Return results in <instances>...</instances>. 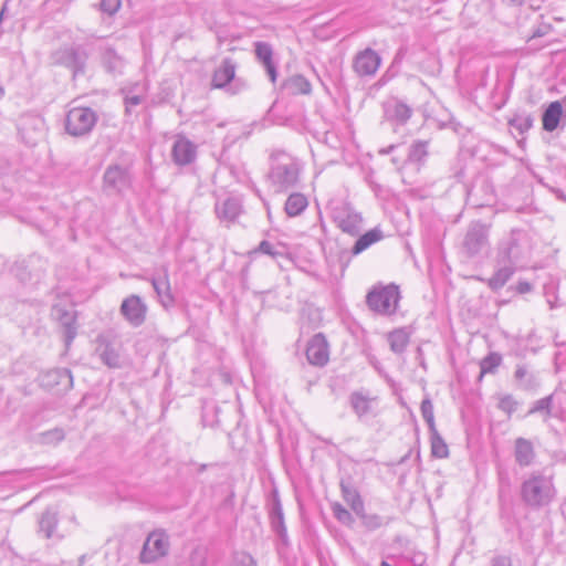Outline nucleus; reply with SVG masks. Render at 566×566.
I'll return each mask as SVG.
<instances>
[{"label":"nucleus","mask_w":566,"mask_h":566,"mask_svg":"<svg viewBox=\"0 0 566 566\" xmlns=\"http://www.w3.org/2000/svg\"><path fill=\"white\" fill-rule=\"evenodd\" d=\"M488 244V229L476 222L472 223L464 237L463 249L469 256L479 254Z\"/></svg>","instance_id":"16"},{"label":"nucleus","mask_w":566,"mask_h":566,"mask_svg":"<svg viewBox=\"0 0 566 566\" xmlns=\"http://www.w3.org/2000/svg\"><path fill=\"white\" fill-rule=\"evenodd\" d=\"M254 52L256 59L262 63L266 71V74L272 83H275L277 78L276 65L273 62V50L272 46L266 42H255Z\"/></svg>","instance_id":"22"},{"label":"nucleus","mask_w":566,"mask_h":566,"mask_svg":"<svg viewBox=\"0 0 566 566\" xmlns=\"http://www.w3.org/2000/svg\"><path fill=\"white\" fill-rule=\"evenodd\" d=\"M198 146L185 136L178 135L171 148L172 161L180 167L195 163Z\"/></svg>","instance_id":"13"},{"label":"nucleus","mask_w":566,"mask_h":566,"mask_svg":"<svg viewBox=\"0 0 566 566\" xmlns=\"http://www.w3.org/2000/svg\"><path fill=\"white\" fill-rule=\"evenodd\" d=\"M369 518L375 521V526H379L380 523L378 522V520H379L378 516L374 515V516H370Z\"/></svg>","instance_id":"53"},{"label":"nucleus","mask_w":566,"mask_h":566,"mask_svg":"<svg viewBox=\"0 0 566 566\" xmlns=\"http://www.w3.org/2000/svg\"><path fill=\"white\" fill-rule=\"evenodd\" d=\"M268 512L272 531L283 541L287 539V531L284 522V513L279 491L273 489L268 499Z\"/></svg>","instance_id":"9"},{"label":"nucleus","mask_w":566,"mask_h":566,"mask_svg":"<svg viewBox=\"0 0 566 566\" xmlns=\"http://www.w3.org/2000/svg\"><path fill=\"white\" fill-rule=\"evenodd\" d=\"M86 53L80 45H69L57 49L52 54L55 64L64 65L73 71L74 75L84 71Z\"/></svg>","instance_id":"7"},{"label":"nucleus","mask_w":566,"mask_h":566,"mask_svg":"<svg viewBox=\"0 0 566 566\" xmlns=\"http://www.w3.org/2000/svg\"><path fill=\"white\" fill-rule=\"evenodd\" d=\"M399 287L395 284L375 286L366 296L368 307L380 315L390 316L398 310Z\"/></svg>","instance_id":"3"},{"label":"nucleus","mask_w":566,"mask_h":566,"mask_svg":"<svg viewBox=\"0 0 566 566\" xmlns=\"http://www.w3.org/2000/svg\"><path fill=\"white\" fill-rule=\"evenodd\" d=\"M421 416L428 424L429 430H433L436 428L434 423V415H433V405L429 398H424L420 406Z\"/></svg>","instance_id":"41"},{"label":"nucleus","mask_w":566,"mask_h":566,"mask_svg":"<svg viewBox=\"0 0 566 566\" xmlns=\"http://www.w3.org/2000/svg\"><path fill=\"white\" fill-rule=\"evenodd\" d=\"M98 116L90 107H72L65 116V130L74 137L88 135L96 125Z\"/></svg>","instance_id":"4"},{"label":"nucleus","mask_w":566,"mask_h":566,"mask_svg":"<svg viewBox=\"0 0 566 566\" xmlns=\"http://www.w3.org/2000/svg\"><path fill=\"white\" fill-rule=\"evenodd\" d=\"M430 440L432 455L439 459L447 458L449 449L442 437L438 433L437 428L430 430Z\"/></svg>","instance_id":"37"},{"label":"nucleus","mask_w":566,"mask_h":566,"mask_svg":"<svg viewBox=\"0 0 566 566\" xmlns=\"http://www.w3.org/2000/svg\"><path fill=\"white\" fill-rule=\"evenodd\" d=\"M212 85L216 88H226L231 94H237L244 84L235 80V63L231 59H224L214 71Z\"/></svg>","instance_id":"8"},{"label":"nucleus","mask_w":566,"mask_h":566,"mask_svg":"<svg viewBox=\"0 0 566 566\" xmlns=\"http://www.w3.org/2000/svg\"><path fill=\"white\" fill-rule=\"evenodd\" d=\"M504 1L510 4H513V6H521L524 2V0H504Z\"/></svg>","instance_id":"52"},{"label":"nucleus","mask_w":566,"mask_h":566,"mask_svg":"<svg viewBox=\"0 0 566 566\" xmlns=\"http://www.w3.org/2000/svg\"><path fill=\"white\" fill-rule=\"evenodd\" d=\"M563 115V106L560 102H552L544 111L542 116L543 129L546 132H554L560 122Z\"/></svg>","instance_id":"26"},{"label":"nucleus","mask_w":566,"mask_h":566,"mask_svg":"<svg viewBox=\"0 0 566 566\" xmlns=\"http://www.w3.org/2000/svg\"><path fill=\"white\" fill-rule=\"evenodd\" d=\"M516 407H517V402L511 395H504L500 398L499 408L502 411L506 412L507 415H511L512 412H514Z\"/></svg>","instance_id":"47"},{"label":"nucleus","mask_w":566,"mask_h":566,"mask_svg":"<svg viewBox=\"0 0 566 566\" xmlns=\"http://www.w3.org/2000/svg\"><path fill=\"white\" fill-rule=\"evenodd\" d=\"M306 357L310 364L324 366L329 358L328 344L323 334L314 335L307 344Z\"/></svg>","instance_id":"19"},{"label":"nucleus","mask_w":566,"mask_h":566,"mask_svg":"<svg viewBox=\"0 0 566 566\" xmlns=\"http://www.w3.org/2000/svg\"><path fill=\"white\" fill-rule=\"evenodd\" d=\"M96 353L101 360L109 368L120 367V355L118 349L113 344L106 342L103 337L98 338Z\"/></svg>","instance_id":"23"},{"label":"nucleus","mask_w":566,"mask_h":566,"mask_svg":"<svg viewBox=\"0 0 566 566\" xmlns=\"http://www.w3.org/2000/svg\"><path fill=\"white\" fill-rule=\"evenodd\" d=\"M103 187L106 191L122 193L130 187V176L126 168L111 165L103 176Z\"/></svg>","instance_id":"10"},{"label":"nucleus","mask_w":566,"mask_h":566,"mask_svg":"<svg viewBox=\"0 0 566 566\" xmlns=\"http://www.w3.org/2000/svg\"><path fill=\"white\" fill-rule=\"evenodd\" d=\"M214 211L220 222L230 226L242 213V201L238 197L218 199L214 205Z\"/></svg>","instance_id":"18"},{"label":"nucleus","mask_w":566,"mask_h":566,"mask_svg":"<svg viewBox=\"0 0 566 566\" xmlns=\"http://www.w3.org/2000/svg\"><path fill=\"white\" fill-rule=\"evenodd\" d=\"M502 361V357L497 353H490L485 356L480 364L481 367V376L484 374H492L500 366Z\"/></svg>","instance_id":"40"},{"label":"nucleus","mask_w":566,"mask_h":566,"mask_svg":"<svg viewBox=\"0 0 566 566\" xmlns=\"http://www.w3.org/2000/svg\"><path fill=\"white\" fill-rule=\"evenodd\" d=\"M532 290V284L526 281H520L516 285V291L521 294L528 293Z\"/></svg>","instance_id":"51"},{"label":"nucleus","mask_w":566,"mask_h":566,"mask_svg":"<svg viewBox=\"0 0 566 566\" xmlns=\"http://www.w3.org/2000/svg\"><path fill=\"white\" fill-rule=\"evenodd\" d=\"M169 548V535L164 530H155L147 535L139 555V560L143 564L155 563L167 556Z\"/></svg>","instance_id":"5"},{"label":"nucleus","mask_w":566,"mask_h":566,"mask_svg":"<svg viewBox=\"0 0 566 566\" xmlns=\"http://www.w3.org/2000/svg\"><path fill=\"white\" fill-rule=\"evenodd\" d=\"M19 132L27 145L34 146L44 135V120L40 116L27 115L20 122Z\"/></svg>","instance_id":"15"},{"label":"nucleus","mask_w":566,"mask_h":566,"mask_svg":"<svg viewBox=\"0 0 566 566\" xmlns=\"http://www.w3.org/2000/svg\"><path fill=\"white\" fill-rule=\"evenodd\" d=\"M159 303L167 310L175 305V297L171 292L168 269H163V274L149 279Z\"/></svg>","instance_id":"20"},{"label":"nucleus","mask_w":566,"mask_h":566,"mask_svg":"<svg viewBox=\"0 0 566 566\" xmlns=\"http://www.w3.org/2000/svg\"><path fill=\"white\" fill-rule=\"evenodd\" d=\"M101 61L107 72L117 74L122 73L125 62L111 46L101 49Z\"/></svg>","instance_id":"28"},{"label":"nucleus","mask_w":566,"mask_h":566,"mask_svg":"<svg viewBox=\"0 0 566 566\" xmlns=\"http://www.w3.org/2000/svg\"><path fill=\"white\" fill-rule=\"evenodd\" d=\"M3 95V90L0 87V98L2 97Z\"/></svg>","instance_id":"55"},{"label":"nucleus","mask_w":566,"mask_h":566,"mask_svg":"<svg viewBox=\"0 0 566 566\" xmlns=\"http://www.w3.org/2000/svg\"><path fill=\"white\" fill-rule=\"evenodd\" d=\"M283 90L291 95H308L312 92V85L305 76L295 74L283 82Z\"/></svg>","instance_id":"24"},{"label":"nucleus","mask_w":566,"mask_h":566,"mask_svg":"<svg viewBox=\"0 0 566 566\" xmlns=\"http://www.w3.org/2000/svg\"><path fill=\"white\" fill-rule=\"evenodd\" d=\"M332 511H333V514H334L335 518L338 522H340V523H343L345 525H350L354 522L353 515L343 505H340L338 503H335L332 506Z\"/></svg>","instance_id":"42"},{"label":"nucleus","mask_w":566,"mask_h":566,"mask_svg":"<svg viewBox=\"0 0 566 566\" xmlns=\"http://www.w3.org/2000/svg\"><path fill=\"white\" fill-rule=\"evenodd\" d=\"M491 566H512V562L507 556H497L492 559Z\"/></svg>","instance_id":"50"},{"label":"nucleus","mask_w":566,"mask_h":566,"mask_svg":"<svg viewBox=\"0 0 566 566\" xmlns=\"http://www.w3.org/2000/svg\"><path fill=\"white\" fill-rule=\"evenodd\" d=\"M521 493L526 504L543 506L553 500L555 489L551 478L533 474L522 484Z\"/></svg>","instance_id":"2"},{"label":"nucleus","mask_w":566,"mask_h":566,"mask_svg":"<svg viewBox=\"0 0 566 566\" xmlns=\"http://www.w3.org/2000/svg\"><path fill=\"white\" fill-rule=\"evenodd\" d=\"M49 376L52 377L54 380L57 378H65L69 384H72V376L67 369L51 371L49 373Z\"/></svg>","instance_id":"49"},{"label":"nucleus","mask_w":566,"mask_h":566,"mask_svg":"<svg viewBox=\"0 0 566 566\" xmlns=\"http://www.w3.org/2000/svg\"><path fill=\"white\" fill-rule=\"evenodd\" d=\"M99 8L104 13L112 15L120 8V0H101Z\"/></svg>","instance_id":"48"},{"label":"nucleus","mask_w":566,"mask_h":566,"mask_svg":"<svg viewBox=\"0 0 566 566\" xmlns=\"http://www.w3.org/2000/svg\"><path fill=\"white\" fill-rule=\"evenodd\" d=\"M535 457L534 448L531 441L524 438H517L515 441V460L521 467H527Z\"/></svg>","instance_id":"30"},{"label":"nucleus","mask_w":566,"mask_h":566,"mask_svg":"<svg viewBox=\"0 0 566 566\" xmlns=\"http://www.w3.org/2000/svg\"><path fill=\"white\" fill-rule=\"evenodd\" d=\"M120 314L133 327H139L146 321L147 305L142 297L132 294L123 300Z\"/></svg>","instance_id":"11"},{"label":"nucleus","mask_w":566,"mask_h":566,"mask_svg":"<svg viewBox=\"0 0 566 566\" xmlns=\"http://www.w3.org/2000/svg\"><path fill=\"white\" fill-rule=\"evenodd\" d=\"M57 524L56 512L52 510H46L42 513L41 518L39 521L40 531L44 533L45 537H51L53 535L54 528Z\"/></svg>","instance_id":"38"},{"label":"nucleus","mask_w":566,"mask_h":566,"mask_svg":"<svg viewBox=\"0 0 566 566\" xmlns=\"http://www.w3.org/2000/svg\"><path fill=\"white\" fill-rule=\"evenodd\" d=\"M333 220L344 233L357 237L364 227V219L354 207L342 202L333 208Z\"/></svg>","instance_id":"6"},{"label":"nucleus","mask_w":566,"mask_h":566,"mask_svg":"<svg viewBox=\"0 0 566 566\" xmlns=\"http://www.w3.org/2000/svg\"><path fill=\"white\" fill-rule=\"evenodd\" d=\"M206 560L207 549L203 546H197L188 555L181 556L176 566H205Z\"/></svg>","instance_id":"32"},{"label":"nucleus","mask_w":566,"mask_h":566,"mask_svg":"<svg viewBox=\"0 0 566 566\" xmlns=\"http://www.w3.org/2000/svg\"><path fill=\"white\" fill-rule=\"evenodd\" d=\"M469 197H472L473 196V189L469 191Z\"/></svg>","instance_id":"54"},{"label":"nucleus","mask_w":566,"mask_h":566,"mask_svg":"<svg viewBox=\"0 0 566 566\" xmlns=\"http://www.w3.org/2000/svg\"><path fill=\"white\" fill-rule=\"evenodd\" d=\"M411 337V332L408 327H400L397 329H394L387 335V340L389 343L390 349L395 354H402Z\"/></svg>","instance_id":"27"},{"label":"nucleus","mask_w":566,"mask_h":566,"mask_svg":"<svg viewBox=\"0 0 566 566\" xmlns=\"http://www.w3.org/2000/svg\"><path fill=\"white\" fill-rule=\"evenodd\" d=\"M552 401V396H547L535 401L533 407L530 409V413L546 412V415L548 416L551 413Z\"/></svg>","instance_id":"44"},{"label":"nucleus","mask_w":566,"mask_h":566,"mask_svg":"<svg viewBox=\"0 0 566 566\" xmlns=\"http://www.w3.org/2000/svg\"><path fill=\"white\" fill-rule=\"evenodd\" d=\"M53 314L57 316L62 326L64 327V337L66 346H69L76 336L75 316L73 312L63 311L54 306Z\"/></svg>","instance_id":"25"},{"label":"nucleus","mask_w":566,"mask_h":566,"mask_svg":"<svg viewBox=\"0 0 566 566\" xmlns=\"http://www.w3.org/2000/svg\"><path fill=\"white\" fill-rule=\"evenodd\" d=\"M259 251L263 254H268L272 258H277L283 255L282 245L271 243L266 240H263L259 244Z\"/></svg>","instance_id":"43"},{"label":"nucleus","mask_w":566,"mask_h":566,"mask_svg":"<svg viewBox=\"0 0 566 566\" xmlns=\"http://www.w3.org/2000/svg\"><path fill=\"white\" fill-rule=\"evenodd\" d=\"M429 143L427 140H415L408 151V160L422 163L428 156Z\"/></svg>","instance_id":"36"},{"label":"nucleus","mask_w":566,"mask_h":566,"mask_svg":"<svg viewBox=\"0 0 566 566\" xmlns=\"http://www.w3.org/2000/svg\"><path fill=\"white\" fill-rule=\"evenodd\" d=\"M375 399L369 398L361 392H353L350 395V405L355 413L361 418L367 416L373 410V402Z\"/></svg>","instance_id":"33"},{"label":"nucleus","mask_w":566,"mask_h":566,"mask_svg":"<svg viewBox=\"0 0 566 566\" xmlns=\"http://www.w3.org/2000/svg\"><path fill=\"white\" fill-rule=\"evenodd\" d=\"M521 238L522 232L513 230L507 238L500 242L497 249V263L514 264L522 256V250L520 247Z\"/></svg>","instance_id":"14"},{"label":"nucleus","mask_w":566,"mask_h":566,"mask_svg":"<svg viewBox=\"0 0 566 566\" xmlns=\"http://www.w3.org/2000/svg\"><path fill=\"white\" fill-rule=\"evenodd\" d=\"M308 206L307 198L301 192H293L285 202L284 210L289 217L300 216Z\"/></svg>","instance_id":"31"},{"label":"nucleus","mask_w":566,"mask_h":566,"mask_svg":"<svg viewBox=\"0 0 566 566\" xmlns=\"http://www.w3.org/2000/svg\"><path fill=\"white\" fill-rule=\"evenodd\" d=\"M384 117L394 125L402 126L412 116V108L398 98H390L382 104Z\"/></svg>","instance_id":"17"},{"label":"nucleus","mask_w":566,"mask_h":566,"mask_svg":"<svg viewBox=\"0 0 566 566\" xmlns=\"http://www.w3.org/2000/svg\"><path fill=\"white\" fill-rule=\"evenodd\" d=\"M342 492L345 502L352 507V510L359 514L364 511V503L359 493L345 484H342Z\"/></svg>","instance_id":"35"},{"label":"nucleus","mask_w":566,"mask_h":566,"mask_svg":"<svg viewBox=\"0 0 566 566\" xmlns=\"http://www.w3.org/2000/svg\"><path fill=\"white\" fill-rule=\"evenodd\" d=\"M500 266L495 271V273L488 280V285L493 291H497L502 289L506 282L511 279V276L514 274V264L510 263H499Z\"/></svg>","instance_id":"29"},{"label":"nucleus","mask_w":566,"mask_h":566,"mask_svg":"<svg viewBox=\"0 0 566 566\" xmlns=\"http://www.w3.org/2000/svg\"><path fill=\"white\" fill-rule=\"evenodd\" d=\"M514 377L520 382V387L525 390L534 389L538 385L535 375L530 373L524 365L516 367Z\"/></svg>","instance_id":"34"},{"label":"nucleus","mask_w":566,"mask_h":566,"mask_svg":"<svg viewBox=\"0 0 566 566\" xmlns=\"http://www.w3.org/2000/svg\"><path fill=\"white\" fill-rule=\"evenodd\" d=\"M533 117L527 113L515 114L510 120L509 125L516 129L520 134H524L533 126Z\"/></svg>","instance_id":"39"},{"label":"nucleus","mask_w":566,"mask_h":566,"mask_svg":"<svg viewBox=\"0 0 566 566\" xmlns=\"http://www.w3.org/2000/svg\"><path fill=\"white\" fill-rule=\"evenodd\" d=\"M381 64V57L373 49L358 52L353 61V69L358 76H374Z\"/></svg>","instance_id":"12"},{"label":"nucleus","mask_w":566,"mask_h":566,"mask_svg":"<svg viewBox=\"0 0 566 566\" xmlns=\"http://www.w3.org/2000/svg\"><path fill=\"white\" fill-rule=\"evenodd\" d=\"M124 101H125L126 112L130 113L133 107L142 104L144 101L143 87H140L139 93H136V94L127 93L125 95Z\"/></svg>","instance_id":"46"},{"label":"nucleus","mask_w":566,"mask_h":566,"mask_svg":"<svg viewBox=\"0 0 566 566\" xmlns=\"http://www.w3.org/2000/svg\"><path fill=\"white\" fill-rule=\"evenodd\" d=\"M301 170L302 166L297 158L285 151H275L271 156L268 179L274 191H285L298 184Z\"/></svg>","instance_id":"1"},{"label":"nucleus","mask_w":566,"mask_h":566,"mask_svg":"<svg viewBox=\"0 0 566 566\" xmlns=\"http://www.w3.org/2000/svg\"><path fill=\"white\" fill-rule=\"evenodd\" d=\"M43 443H57L64 439V431L60 428L45 431L41 434Z\"/></svg>","instance_id":"45"},{"label":"nucleus","mask_w":566,"mask_h":566,"mask_svg":"<svg viewBox=\"0 0 566 566\" xmlns=\"http://www.w3.org/2000/svg\"><path fill=\"white\" fill-rule=\"evenodd\" d=\"M358 239L354 243L350 252L344 251L342 254L343 256H346V262L343 264V269L346 268L350 261L349 255L356 256L360 253H363L365 250H367L373 244L377 243L382 239V232L379 229H371L364 234H358Z\"/></svg>","instance_id":"21"}]
</instances>
